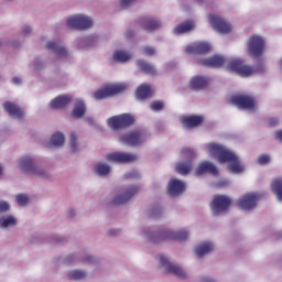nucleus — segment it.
Instances as JSON below:
<instances>
[{"instance_id":"49530a36","label":"nucleus","mask_w":282,"mask_h":282,"mask_svg":"<svg viewBox=\"0 0 282 282\" xmlns=\"http://www.w3.org/2000/svg\"><path fill=\"white\" fill-rule=\"evenodd\" d=\"M21 36H30L32 34V26L24 25L21 30Z\"/></svg>"},{"instance_id":"864d4df0","label":"nucleus","mask_w":282,"mask_h":282,"mask_svg":"<svg viewBox=\"0 0 282 282\" xmlns=\"http://www.w3.org/2000/svg\"><path fill=\"white\" fill-rule=\"evenodd\" d=\"M275 138L276 140H280V142H282V130L275 132Z\"/></svg>"},{"instance_id":"c756f323","label":"nucleus","mask_w":282,"mask_h":282,"mask_svg":"<svg viewBox=\"0 0 282 282\" xmlns=\"http://www.w3.org/2000/svg\"><path fill=\"white\" fill-rule=\"evenodd\" d=\"M78 50H87V47H91L96 45V37L94 35H88L85 37H78L76 40Z\"/></svg>"},{"instance_id":"5fc2aeb1","label":"nucleus","mask_w":282,"mask_h":282,"mask_svg":"<svg viewBox=\"0 0 282 282\" xmlns=\"http://www.w3.org/2000/svg\"><path fill=\"white\" fill-rule=\"evenodd\" d=\"M13 83H14V85H21V78L13 77Z\"/></svg>"},{"instance_id":"2eb2a0df","label":"nucleus","mask_w":282,"mask_h":282,"mask_svg":"<svg viewBox=\"0 0 282 282\" xmlns=\"http://www.w3.org/2000/svg\"><path fill=\"white\" fill-rule=\"evenodd\" d=\"M264 47L265 41H263V37L259 35H253L249 39L248 50L250 56H261V54H263Z\"/></svg>"},{"instance_id":"f704fd0d","label":"nucleus","mask_w":282,"mask_h":282,"mask_svg":"<svg viewBox=\"0 0 282 282\" xmlns=\"http://www.w3.org/2000/svg\"><path fill=\"white\" fill-rule=\"evenodd\" d=\"M208 85V77L205 76H195L191 79V87L193 89H202Z\"/></svg>"},{"instance_id":"f8f14e48","label":"nucleus","mask_w":282,"mask_h":282,"mask_svg":"<svg viewBox=\"0 0 282 282\" xmlns=\"http://www.w3.org/2000/svg\"><path fill=\"white\" fill-rule=\"evenodd\" d=\"M106 160L115 164H129V162H135L138 155L127 152H112L106 155Z\"/></svg>"},{"instance_id":"3c124183","label":"nucleus","mask_w":282,"mask_h":282,"mask_svg":"<svg viewBox=\"0 0 282 282\" xmlns=\"http://www.w3.org/2000/svg\"><path fill=\"white\" fill-rule=\"evenodd\" d=\"M35 69H41V67H43V62L36 59L34 63H33Z\"/></svg>"},{"instance_id":"2f4dec72","label":"nucleus","mask_w":282,"mask_h":282,"mask_svg":"<svg viewBox=\"0 0 282 282\" xmlns=\"http://www.w3.org/2000/svg\"><path fill=\"white\" fill-rule=\"evenodd\" d=\"M192 30H195V23L193 21H187L174 28L173 32L174 34H186L192 32Z\"/></svg>"},{"instance_id":"58836bf2","label":"nucleus","mask_w":282,"mask_h":282,"mask_svg":"<svg viewBox=\"0 0 282 282\" xmlns=\"http://www.w3.org/2000/svg\"><path fill=\"white\" fill-rule=\"evenodd\" d=\"M137 66L139 69H141V72H144L145 74H155V66L148 64L142 59L137 61Z\"/></svg>"},{"instance_id":"a18cd8bd","label":"nucleus","mask_w":282,"mask_h":282,"mask_svg":"<svg viewBox=\"0 0 282 282\" xmlns=\"http://www.w3.org/2000/svg\"><path fill=\"white\" fill-rule=\"evenodd\" d=\"M8 210H10V203L0 200V213H8Z\"/></svg>"},{"instance_id":"7ed1b4c3","label":"nucleus","mask_w":282,"mask_h":282,"mask_svg":"<svg viewBox=\"0 0 282 282\" xmlns=\"http://www.w3.org/2000/svg\"><path fill=\"white\" fill-rule=\"evenodd\" d=\"M128 87L129 85L127 83L110 84L95 91L93 98L95 100H105V98H110V96H116V94L124 91Z\"/></svg>"},{"instance_id":"39448f33","label":"nucleus","mask_w":282,"mask_h":282,"mask_svg":"<svg viewBox=\"0 0 282 282\" xmlns=\"http://www.w3.org/2000/svg\"><path fill=\"white\" fill-rule=\"evenodd\" d=\"M195 150L191 148H183L181 151V158L185 161L176 163V172L180 173V175H186L187 173H191L193 169V160H195Z\"/></svg>"},{"instance_id":"72a5a7b5","label":"nucleus","mask_w":282,"mask_h":282,"mask_svg":"<svg viewBox=\"0 0 282 282\" xmlns=\"http://www.w3.org/2000/svg\"><path fill=\"white\" fill-rule=\"evenodd\" d=\"M67 279L70 281H80L83 279H87V271L75 269L67 272Z\"/></svg>"},{"instance_id":"a878e982","label":"nucleus","mask_w":282,"mask_h":282,"mask_svg":"<svg viewBox=\"0 0 282 282\" xmlns=\"http://www.w3.org/2000/svg\"><path fill=\"white\" fill-rule=\"evenodd\" d=\"M215 250V245L210 241L202 242L195 248V254L198 258L206 257V254H210Z\"/></svg>"},{"instance_id":"412c9836","label":"nucleus","mask_w":282,"mask_h":282,"mask_svg":"<svg viewBox=\"0 0 282 282\" xmlns=\"http://www.w3.org/2000/svg\"><path fill=\"white\" fill-rule=\"evenodd\" d=\"M3 109L10 116V118H17L18 120H21V118L25 116V111L14 102L6 101L3 104Z\"/></svg>"},{"instance_id":"c03bdc74","label":"nucleus","mask_w":282,"mask_h":282,"mask_svg":"<svg viewBox=\"0 0 282 282\" xmlns=\"http://www.w3.org/2000/svg\"><path fill=\"white\" fill-rule=\"evenodd\" d=\"M164 107V104L162 101H154L150 105V109H152V111H162Z\"/></svg>"},{"instance_id":"ddd939ff","label":"nucleus","mask_w":282,"mask_h":282,"mask_svg":"<svg viewBox=\"0 0 282 282\" xmlns=\"http://www.w3.org/2000/svg\"><path fill=\"white\" fill-rule=\"evenodd\" d=\"M46 50L57 56V58H67L69 51L63 45L61 40H50L46 42Z\"/></svg>"},{"instance_id":"a211bd4d","label":"nucleus","mask_w":282,"mask_h":282,"mask_svg":"<svg viewBox=\"0 0 282 282\" xmlns=\"http://www.w3.org/2000/svg\"><path fill=\"white\" fill-rule=\"evenodd\" d=\"M144 140V134H142L140 131L131 132L129 134H121L119 137V142H121V144H128L129 147H138V144H142Z\"/></svg>"},{"instance_id":"e433bc0d","label":"nucleus","mask_w":282,"mask_h":282,"mask_svg":"<svg viewBox=\"0 0 282 282\" xmlns=\"http://www.w3.org/2000/svg\"><path fill=\"white\" fill-rule=\"evenodd\" d=\"M271 191L276 196L278 202H282V180L275 178L271 183Z\"/></svg>"},{"instance_id":"603ef678","label":"nucleus","mask_w":282,"mask_h":282,"mask_svg":"<svg viewBox=\"0 0 282 282\" xmlns=\"http://www.w3.org/2000/svg\"><path fill=\"white\" fill-rule=\"evenodd\" d=\"M200 282H217L213 278L204 276L200 279Z\"/></svg>"},{"instance_id":"09e8293b","label":"nucleus","mask_w":282,"mask_h":282,"mask_svg":"<svg viewBox=\"0 0 282 282\" xmlns=\"http://www.w3.org/2000/svg\"><path fill=\"white\" fill-rule=\"evenodd\" d=\"M137 177H140L137 171H131L126 174V180H135Z\"/></svg>"},{"instance_id":"37998d69","label":"nucleus","mask_w":282,"mask_h":282,"mask_svg":"<svg viewBox=\"0 0 282 282\" xmlns=\"http://www.w3.org/2000/svg\"><path fill=\"white\" fill-rule=\"evenodd\" d=\"M70 149L74 153H76V151H78V142H77V138L74 133L70 134Z\"/></svg>"},{"instance_id":"6e6552de","label":"nucleus","mask_w":282,"mask_h":282,"mask_svg":"<svg viewBox=\"0 0 282 282\" xmlns=\"http://www.w3.org/2000/svg\"><path fill=\"white\" fill-rule=\"evenodd\" d=\"M133 116L129 113L113 116L107 120L108 127H110V129H113V131H118V129H124V127H129V124H133Z\"/></svg>"},{"instance_id":"dca6fc26","label":"nucleus","mask_w":282,"mask_h":282,"mask_svg":"<svg viewBox=\"0 0 282 282\" xmlns=\"http://www.w3.org/2000/svg\"><path fill=\"white\" fill-rule=\"evenodd\" d=\"M208 22L210 23L213 30H215V32H218L219 34H228V32L232 30L230 24L226 23L224 19L219 18V15L216 14H209Z\"/></svg>"},{"instance_id":"8fccbe9b","label":"nucleus","mask_w":282,"mask_h":282,"mask_svg":"<svg viewBox=\"0 0 282 282\" xmlns=\"http://www.w3.org/2000/svg\"><path fill=\"white\" fill-rule=\"evenodd\" d=\"M135 0H120L121 8H127V6H130V3H133Z\"/></svg>"},{"instance_id":"20e7f679","label":"nucleus","mask_w":282,"mask_h":282,"mask_svg":"<svg viewBox=\"0 0 282 282\" xmlns=\"http://www.w3.org/2000/svg\"><path fill=\"white\" fill-rule=\"evenodd\" d=\"M18 166L20 171H23L24 173H31L32 175H37L39 177H50V174H47L43 167L34 164V159L31 156H22L19 159Z\"/></svg>"},{"instance_id":"423d86ee","label":"nucleus","mask_w":282,"mask_h":282,"mask_svg":"<svg viewBox=\"0 0 282 282\" xmlns=\"http://www.w3.org/2000/svg\"><path fill=\"white\" fill-rule=\"evenodd\" d=\"M66 25L70 30H89L94 26V20L89 15L79 13L70 15L66 19Z\"/></svg>"},{"instance_id":"5701e85b","label":"nucleus","mask_w":282,"mask_h":282,"mask_svg":"<svg viewBox=\"0 0 282 282\" xmlns=\"http://www.w3.org/2000/svg\"><path fill=\"white\" fill-rule=\"evenodd\" d=\"M196 175H204V173H210V175H217L219 170L212 162L205 161L198 164L196 169Z\"/></svg>"},{"instance_id":"0eeeda50","label":"nucleus","mask_w":282,"mask_h":282,"mask_svg":"<svg viewBox=\"0 0 282 282\" xmlns=\"http://www.w3.org/2000/svg\"><path fill=\"white\" fill-rule=\"evenodd\" d=\"M227 64L229 69L237 73L238 76H241L242 78H248V76H252L258 72L254 67L243 64L239 58H231Z\"/></svg>"},{"instance_id":"f3484780","label":"nucleus","mask_w":282,"mask_h":282,"mask_svg":"<svg viewBox=\"0 0 282 282\" xmlns=\"http://www.w3.org/2000/svg\"><path fill=\"white\" fill-rule=\"evenodd\" d=\"M138 186H128L123 187L112 199V204L120 205L126 204V202H129L133 195L138 194Z\"/></svg>"},{"instance_id":"473e14b6","label":"nucleus","mask_w":282,"mask_h":282,"mask_svg":"<svg viewBox=\"0 0 282 282\" xmlns=\"http://www.w3.org/2000/svg\"><path fill=\"white\" fill-rule=\"evenodd\" d=\"M50 144L55 149L63 147V144H65V134H63L62 132L53 133L50 140Z\"/></svg>"},{"instance_id":"cd10ccee","label":"nucleus","mask_w":282,"mask_h":282,"mask_svg":"<svg viewBox=\"0 0 282 282\" xmlns=\"http://www.w3.org/2000/svg\"><path fill=\"white\" fill-rule=\"evenodd\" d=\"M17 226V217L12 214L2 215L0 217V228L8 230V228H14Z\"/></svg>"},{"instance_id":"4c0bfd02","label":"nucleus","mask_w":282,"mask_h":282,"mask_svg":"<svg viewBox=\"0 0 282 282\" xmlns=\"http://www.w3.org/2000/svg\"><path fill=\"white\" fill-rule=\"evenodd\" d=\"M95 173L100 177H107V175L111 173V166L107 163L100 162L95 166Z\"/></svg>"},{"instance_id":"9d476101","label":"nucleus","mask_w":282,"mask_h":282,"mask_svg":"<svg viewBox=\"0 0 282 282\" xmlns=\"http://www.w3.org/2000/svg\"><path fill=\"white\" fill-rule=\"evenodd\" d=\"M160 268L165 271L167 274H174V276H178V279H186V272L183 268L177 264H173L169 261V258L165 256L160 257Z\"/></svg>"},{"instance_id":"bb28decb","label":"nucleus","mask_w":282,"mask_h":282,"mask_svg":"<svg viewBox=\"0 0 282 282\" xmlns=\"http://www.w3.org/2000/svg\"><path fill=\"white\" fill-rule=\"evenodd\" d=\"M181 122L184 127H187L188 129H193V127H198V124H202V122H204V117L202 116L182 117Z\"/></svg>"},{"instance_id":"79ce46f5","label":"nucleus","mask_w":282,"mask_h":282,"mask_svg":"<svg viewBox=\"0 0 282 282\" xmlns=\"http://www.w3.org/2000/svg\"><path fill=\"white\" fill-rule=\"evenodd\" d=\"M258 164L260 166H265V164H270V155L268 154H262L258 158Z\"/></svg>"},{"instance_id":"b1692460","label":"nucleus","mask_w":282,"mask_h":282,"mask_svg":"<svg viewBox=\"0 0 282 282\" xmlns=\"http://www.w3.org/2000/svg\"><path fill=\"white\" fill-rule=\"evenodd\" d=\"M200 65L204 67H221L226 63V58L221 55H214L209 58L200 59Z\"/></svg>"},{"instance_id":"4be33fe9","label":"nucleus","mask_w":282,"mask_h":282,"mask_svg":"<svg viewBox=\"0 0 282 282\" xmlns=\"http://www.w3.org/2000/svg\"><path fill=\"white\" fill-rule=\"evenodd\" d=\"M187 54H206L210 52V44L207 42L194 43L185 48Z\"/></svg>"},{"instance_id":"aec40b11","label":"nucleus","mask_w":282,"mask_h":282,"mask_svg":"<svg viewBox=\"0 0 282 282\" xmlns=\"http://www.w3.org/2000/svg\"><path fill=\"white\" fill-rule=\"evenodd\" d=\"M78 261H80V263H96V257L91 256V254H85L79 257H76V254L72 253L68 254L65 259H64V263L65 265H76V263H78Z\"/></svg>"},{"instance_id":"9b49d317","label":"nucleus","mask_w":282,"mask_h":282,"mask_svg":"<svg viewBox=\"0 0 282 282\" xmlns=\"http://www.w3.org/2000/svg\"><path fill=\"white\" fill-rule=\"evenodd\" d=\"M231 104L236 105L238 109H246L247 111H254L258 107L257 100L248 95L234 96Z\"/></svg>"},{"instance_id":"1a4fd4ad","label":"nucleus","mask_w":282,"mask_h":282,"mask_svg":"<svg viewBox=\"0 0 282 282\" xmlns=\"http://www.w3.org/2000/svg\"><path fill=\"white\" fill-rule=\"evenodd\" d=\"M231 200L224 195H216L214 196L212 203H210V210L212 215L217 217V215H221V213H226L228 208L230 207Z\"/></svg>"},{"instance_id":"de8ad7c7","label":"nucleus","mask_w":282,"mask_h":282,"mask_svg":"<svg viewBox=\"0 0 282 282\" xmlns=\"http://www.w3.org/2000/svg\"><path fill=\"white\" fill-rule=\"evenodd\" d=\"M143 54L145 56H155V50L153 48V46H145L143 48Z\"/></svg>"},{"instance_id":"c9c22d12","label":"nucleus","mask_w":282,"mask_h":282,"mask_svg":"<svg viewBox=\"0 0 282 282\" xmlns=\"http://www.w3.org/2000/svg\"><path fill=\"white\" fill-rule=\"evenodd\" d=\"M112 59L115 63H128V61H131V53L126 51H116Z\"/></svg>"},{"instance_id":"4468645a","label":"nucleus","mask_w":282,"mask_h":282,"mask_svg":"<svg viewBox=\"0 0 282 282\" xmlns=\"http://www.w3.org/2000/svg\"><path fill=\"white\" fill-rule=\"evenodd\" d=\"M260 197L258 193H247L238 199V206L241 210H252L257 207Z\"/></svg>"},{"instance_id":"4d7b16f0","label":"nucleus","mask_w":282,"mask_h":282,"mask_svg":"<svg viewBox=\"0 0 282 282\" xmlns=\"http://www.w3.org/2000/svg\"><path fill=\"white\" fill-rule=\"evenodd\" d=\"M278 122H279L278 119H271L270 124L271 127H274V124H276Z\"/></svg>"},{"instance_id":"a19ab883","label":"nucleus","mask_w":282,"mask_h":282,"mask_svg":"<svg viewBox=\"0 0 282 282\" xmlns=\"http://www.w3.org/2000/svg\"><path fill=\"white\" fill-rule=\"evenodd\" d=\"M15 202L19 206H28L30 203V196H28V194H18L15 196Z\"/></svg>"},{"instance_id":"f03ea898","label":"nucleus","mask_w":282,"mask_h":282,"mask_svg":"<svg viewBox=\"0 0 282 282\" xmlns=\"http://www.w3.org/2000/svg\"><path fill=\"white\" fill-rule=\"evenodd\" d=\"M141 235L145 239H151L154 243L164 241L165 239H172L174 241H186L188 239V231L186 229L180 231H173L172 229H165L164 231L155 232L149 228L141 229Z\"/></svg>"},{"instance_id":"393cba45","label":"nucleus","mask_w":282,"mask_h":282,"mask_svg":"<svg viewBox=\"0 0 282 282\" xmlns=\"http://www.w3.org/2000/svg\"><path fill=\"white\" fill-rule=\"evenodd\" d=\"M72 102V97L69 95H59L55 97L51 102V109H63V107H67Z\"/></svg>"},{"instance_id":"f257e3e1","label":"nucleus","mask_w":282,"mask_h":282,"mask_svg":"<svg viewBox=\"0 0 282 282\" xmlns=\"http://www.w3.org/2000/svg\"><path fill=\"white\" fill-rule=\"evenodd\" d=\"M205 151L208 153L209 158L217 160L220 164H228V171L235 175L243 173V165L239 161L237 154L232 151L226 149L219 143H207L205 144Z\"/></svg>"},{"instance_id":"7c9ffc66","label":"nucleus","mask_w":282,"mask_h":282,"mask_svg":"<svg viewBox=\"0 0 282 282\" xmlns=\"http://www.w3.org/2000/svg\"><path fill=\"white\" fill-rule=\"evenodd\" d=\"M153 94V89H151V86L147 84H142L137 88L135 96L138 100H144L145 98H149Z\"/></svg>"},{"instance_id":"6e6d98bb","label":"nucleus","mask_w":282,"mask_h":282,"mask_svg":"<svg viewBox=\"0 0 282 282\" xmlns=\"http://www.w3.org/2000/svg\"><path fill=\"white\" fill-rule=\"evenodd\" d=\"M10 45H11V47H20L21 43L11 42Z\"/></svg>"},{"instance_id":"c85d7f7f","label":"nucleus","mask_w":282,"mask_h":282,"mask_svg":"<svg viewBox=\"0 0 282 282\" xmlns=\"http://www.w3.org/2000/svg\"><path fill=\"white\" fill-rule=\"evenodd\" d=\"M85 111H87L85 101H83V99H76L74 109L72 111V118H75V120L83 118V116H85Z\"/></svg>"},{"instance_id":"13d9d810","label":"nucleus","mask_w":282,"mask_h":282,"mask_svg":"<svg viewBox=\"0 0 282 282\" xmlns=\"http://www.w3.org/2000/svg\"><path fill=\"white\" fill-rule=\"evenodd\" d=\"M3 175V165L0 164V176Z\"/></svg>"},{"instance_id":"6ab92c4d","label":"nucleus","mask_w":282,"mask_h":282,"mask_svg":"<svg viewBox=\"0 0 282 282\" xmlns=\"http://www.w3.org/2000/svg\"><path fill=\"white\" fill-rule=\"evenodd\" d=\"M184 191H186L184 181L172 178L167 183V193L170 197H177V195H182Z\"/></svg>"},{"instance_id":"ea45409f","label":"nucleus","mask_w":282,"mask_h":282,"mask_svg":"<svg viewBox=\"0 0 282 282\" xmlns=\"http://www.w3.org/2000/svg\"><path fill=\"white\" fill-rule=\"evenodd\" d=\"M160 26V22L158 20H145L142 24L143 30L151 32L153 30H158Z\"/></svg>"}]
</instances>
